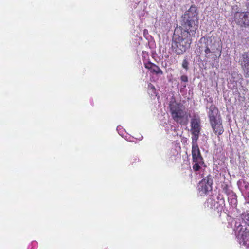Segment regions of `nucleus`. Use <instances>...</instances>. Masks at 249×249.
Segmentation results:
<instances>
[{
	"label": "nucleus",
	"instance_id": "4",
	"mask_svg": "<svg viewBox=\"0 0 249 249\" xmlns=\"http://www.w3.org/2000/svg\"><path fill=\"white\" fill-rule=\"evenodd\" d=\"M235 235L238 243L249 249V229L239 225L235 231Z\"/></svg>",
	"mask_w": 249,
	"mask_h": 249
},
{
	"label": "nucleus",
	"instance_id": "14",
	"mask_svg": "<svg viewBox=\"0 0 249 249\" xmlns=\"http://www.w3.org/2000/svg\"><path fill=\"white\" fill-rule=\"evenodd\" d=\"M189 62L187 58H185L182 62V67L186 71L188 70Z\"/></svg>",
	"mask_w": 249,
	"mask_h": 249
},
{
	"label": "nucleus",
	"instance_id": "1",
	"mask_svg": "<svg viewBox=\"0 0 249 249\" xmlns=\"http://www.w3.org/2000/svg\"><path fill=\"white\" fill-rule=\"evenodd\" d=\"M197 14L196 6L193 5L181 17L180 34H174L171 44L173 51L177 55L183 54L190 47L198 27Z\"/></svg>",
	"mask_w": 249,
	"mask_h": 249
},
{
	"label": "nucleus",
	"instance_id": "20",
	"mask_svg": "<svg viewBox=\"0 0 249 249\" xmlns=\"http://www.w3.org/2000/svg\"><path fill=\"white\" fill-rule=\"evenodd\" d=\"M183 87L184 88L186 87V85L185 84H184L182 85Z\"/></svg>",
	"mask_w": 249,
	"mask_h": 249
},
{
	"label": "nucleus",
	"instance_id": "21",
	"mask_svg": "<svg viewBox=\"0 0 249 249\" xmlns=\"http://www.w3.org/2000/svg\"><path fill=\"white\" fill-rule=\"evenodd\" d=\"M249 6V3H248V4H247V8H249V7H248Z\"/></svg>",
	"mask_w": 249,
	"mask_h": 249
},
{
	"label": "nucleus",
	"instance_id": "22",
	"mask_svg": "<svg viewBox=\"0 0 249 249\" xmlns=\"http://www.w3.org/2000/svg\"><path fill=\"white\" fill-rule=\"evenodd\" d=\"M248 197H249V193L248 194Z\"/></svg>",
	"mask_w": 249,
	"mask_h": 249
},
{
	"label": "nucleus",
	"instance_id": "5",
	"mask_svg": "<svg viewBox=\"0 0 249 249\" xmlns=\"http://www.w3.org/2000/svg\"><path fill=\"white\" fill-rule=\"evenodd\" d=\"M191 124V133L192 135V141H197L198 140L200 130L201 129L200 125V120L198 117L194 116L190 122Z\"/></svg>",
	"mask_w": 249,
	"mask_h": 249
},
{
	"label": "nucleus",
	"instance_id": "3",
	"mask_svg": "<svg viewBox=\"0 0 249 249\" xmlns=\"http://www.w3.org/2000/svg\"><path fill=\"white\" fill-rule=\"evenodd\" d=\"M201 40L202 42L203 41L201 48L202 51H204L206 57L209 58L210 54L211 53H215L216 50L219 52V56H221V49L215 47V41L213 38L206 37L203 39L201 38Z\"/></svg>",
	"mask_w": 249,
	"mask_h": 249
},
{
	"label": "nucleus",
	"instance_id": "8",
	"mask_svg": "<svg viewBox=\"0 0 249 249\" xmlns=\"http://www.w3.org/2000/svg\"><path fill=\"white\" fill-rule=\"evenodd\" d=\"M239 62L243 70L244 76L249 77V53H244L241 55Z\"/></svg>",
	"mask_w": 249,
	"mask_h": 249
},
{
	"label": "nucleus",
	"instance_id": "9",
	"mask_svg": "<svg viewBox=\"0 0 249 249\" xmlns=\"http://www.w3.org/2000/svg\"><path fill=\"white\" fill-rule=\"evenodd\" d=\"M192 154L193 162L200 163L203 159L200 154L197 141H192Z\"/></svg>",
	"mask_w": 249,
	"mask_h": 249
},
{
	"label": "nucleus",
	"instance_id": "10",
	"mask_svg": "<svg viewBox=\"0 0 249 249\" xmlns=\"http://www.w3.org/2000/svg\"><path fill=\"white\" fill-rule=\"evenodd\" d=\"M212 127L216 135H221L224 132L220 118L210 122Z\"/></svg>",
	"mask_w": 249,
	"mask_h": 249
},
{
	"label": "nucleus",
	"instance_id": "18",
	"mask_svg": "<svg viewBox=\"0 0 249 249\" xmlns=\"http://www.w3.org/2000/svg\"><path fill=\"white\" fill-rule=\"evenodd\" d=\"M148 88L150 89H151L152 90V91L154 93L155 92V87L152 85L151 84V83H150L149 85H148Z\"/></svg>",
	"mask_w": 249,
	"mask_h": 249
},
{
	"label": "nucleus",
	"instance_id": "12",
	"mask_svg": "<svg viewBox=\"0 0 249 249\" xmlns=\"http://www.w3.org/2000/svg\"><path fill=\"white\" fill-rule=\"evenodd\" d=\"M152 72L155 73L157 74H162L163 72L162 70L156 65L154 64L153 66V69Z\"/></svg>",
	"mask_w": 249,
	"mask_h": 249
},
{
	"label": "nucleus",
	"instance_id": "17",
	"mask_svg": "<svg viewBox=\"0 0 249 249\" xmlns=\"http://www.w3.org/2000/svg\"><path fill=\"white\" fill-rule=\"evenodd\" d=\"M180 80L182 82L187 83L188 81V77L186 75H183L180 77Z\"/></svg>",
	"mask_w": 249,
	"mask_h": 249
},
{
	"label": "nucleus",
	"instance_id": "6",
	"mask_svg": "<svg viewBox=\"0 0 249 249\" xmlns=\"http://www.w3.org/2000/svg\"><path fill=\"white\" fill-rule=\"evenodd\" d=\"M235 22L242 27H249V11L236 12L234 15Z\"/></svg>",
	"mask_w": 249,
	"mask_h": 249
},
{
	"label": "nucleus",
	"instance_id": "19",
	"mask_svg": "<svg viewBox=\"0 0 249 249\" xmlns=\"http://www.w3.org/2000/svg\"><path fill=\"white\" fill-rule=\"evenodd\" d=\"M213 55V56L212 57V59H213V60H216L218 57H219L220 56H217L216 55V54H215V53H211Z\"/></svg>",
	"mask_w": 249,
	"mask_h": 249
},
{
	"label": "nucleus",
	"instance_id": "2",
	"mask_svg": "<svg viewBox=\"0 0 249 249\" xmlns=\"http://www.w3.org/2000/svg\"><path fill=\"white\" fill-rule=\"evenodd\" d=\"M169 107L172 118L175 121L181 123L185 113L182 106L172 98L170 101Z\"/></svg>",
	"mask_w": 249,
	"mask_h": 249
},
{
	"label": "nucleus",
	"instance_id": "7",
	"mask_svg": "<svg viewBox=\"0 0 249 249\" xmlns=\"http://www.w3.org/2000/svg\"><path fill=\"white\" fill-rule=\"evenodd\" d=\"M213 183V177L211 175H208L199 182L198 185L199 190L202 192L203 193L207 194L212 191Z\"/></svg>",
	"mask_w": 249,
	"mask_h": 249
},
{
	"label": "nucleus",
	"instance_id": "16",
	"mask_svg": "<svg viewBox=\"0 0 249 249\" xmlns=\"http://www.w3.org/2000/svg\"><path fill=\"white\" fill-rule=\"evenodd\" d=\"M243 219L248 225H249V213L244 214Z\"/></svg>",
	"mask_w": 249,
	"mask_h": 249
},
{
	"label": "nucleus",
	"instance_id": "15",
	"mask_svg": "<svg viewBox=\"0 0 249 249\" xmlns=\"http://www.w3.org/2000/svg\"><path fill=\"white\" fill-rule=\"evenodd\" d=\"M155 64L152 63L150 62H148L144 64L145 67L149 70H150L151 71L153 69V66Z\"/></svg>",
	"mask_w": 249,
	"mask_h": 249
},
{
	"label": "nucleus",
	"instance_id": "11",
	"mask_svg": "<svg viewBox=\"0 0 249 249\" xmlns=\"http://www.w3.org/2000/svg\"><path fill=\"white\" fill-rule=\"evenodd\" d=\"M218 112V110L215 106L211 105L210 107L208 112L210 122L214 121L215 119H220L219 116L217 115Z\"/></svg>",
	"mask_w": 249,
	"mask_h": 249
},
{
	"label": "nucleus",
	"instance_id": "13",
	"mask_svg": "<svg viewBox=\"0 0 249 249\" xmlns=\"http://www.w3.org/2000/svg\"><path fill=\"white\" fill-rule=\"evenodd\" d=\"M193 162L194 163V164L193 166V169L195 171H198L200 168L201 165H203L204 163L203 160H201V162L200 163L196 162Z\"/></svg>",
	"mask_w": 249,
	"mask_h": 249
}]
</instances>
